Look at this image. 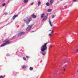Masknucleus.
<instances>
[{
  "label": "nucleus",
  "instance_id": "f257e3e1",
  "mask_svg": "<svg viewBox=\"0 0 78 78\" xmlns=\"http://www.w3.org/2000/svg\"><path fill=\"white\" fill-rule=\"evenodd\" d=\"M47 44H48V43H44V45L42 46L41 48V53L43 56H45V54H46L45 51L47 49Z\"/></svg>",
  "mask_w": 78,
  "mask_h": 78
},
{
  "label": "nucleus",
  "instance_id": "f03ea898",
  "mask_svg": "<svg viewBox=\"0 0 78 78\" xmlns=\"http://www.w3.org/2000/svg\"><path fill=\"white\" fill-rule=\"evenodd\" d=\"M24 22H26V23L27 24V25H28V24H29V23H30V22L31 21V20L29 19L27 17L25 19V20H24Z\"/></svg>",
  "mask_w": 78,
  "mask_h": 78
},
{
  "label": "nucleus",
  "instance_id": "7ed1b4c3",
  "mask_svg": "<svg viewBox=\"0 0 78 78\" xmlns=\"http://www.w3.org/2000/svg\"><path fill=\"white\" fill-rule=\"evenodd\" d=\"M9 41H6L5 43L2 44L1 45V47H4V46H5V45H6L7 44H9Z\"/></svg>",
  "mask_w": 78,
  "mask_h": 78
},
{
  "label": "nucleus",
  "instance_id": "20e7f679",
  "mask_svg": "<svg viewBox=\"0 0 78 78\" xmlns=\"http://www.w3.org/2000/svg\"><path fill=\"white\" fill-rule=\"evenodd\" d=\"M31 28H32V26H28V27L27 29V31H28L29 30H30L31 29Z\"/></svg>",
  "mask_w": 78,
  "mask_h": 78
},
{
  "label": "nucleus",
  "instance_id": "39448f33",
  "mask_svg": "<svg viewBox=\"0 0 78 78\" xmlns=\"http://www.w3.org/2000/svg\"><path fill=\"white\" fill-rule=\"evenodd\" d=\"M49 23L50 27H53V24H52V23H51V21L50 19H49Z\"/></svg>",
  "mask_w": 78,
  "mask_h": 78
},
{
  "label": "nucleus",
  "instance_id": "423d86ee",
  "mask_svg": "<svg viewBox=\"0 0 78 78\" xmlns=\"http://www.w3.org/2000/svg\"><path fill=\"white\" fill-rule=\"evenodd\" d=\"M24 34V32H19L18 34V36H21L22 34Z\"/></svg>",
  "mask_w": 78,
  "mask_h": 78
},
{
  "label": "nucleus",
  "instance_id": "0eeeda50",
  "mask_svg": "<svg viewBox=\"0 0 78 78\" xmlns=\"http://www.w3.org/2000/svg\"><path fill=\"white\" fill-rule=\"evenodd\" d=\"M54 0H50V5H52V4L53 3Z\"/></svg>",
  "mask_w": 78,
  "mask_h": 78
},
{
  "label": "nucleus",
  "instance_id": "6e6552de",
  "mask_svg": "<svg viewBox=\"0 0 78 78\" xmlns=\"http://www.w3.org/2000/svg\"><path fill=\"white\" fill-rule=\"evenodd\" d=\"M53 33V30H52L51 32V33L48 34L49 36H51V34Z\"/></svg>",
  "mask_w": 78,
  "mask_h": 78
},
{
  "label": "nucleus",
  "instance_id": "1a4fd4ad",
  "mask_svg": "<svg viewBox=\"0 0 78 78\" xmlns=\"http://www.w3.org/2000/svg\"><path fill=\"white\" fill-rule=\"evenodd\" d=\"M17 16H18V15H14L12 17V19H13V20H14L16 17H17Z\"/></svg>",
  "mask_w": 78,
  "mask_h": 78
},
{
  "label": "nucleus",
  "instance_id": "9d476101",
  "mask_svg": "<svg viewBox=\"0 0 78 78\" xmlns=\"http://www.w3.org/2000/svg\"><path fill=\"white\" fill-rule=\"evenodd\" d=\"M47 17L46 16H45L44 17V18L43 19V20H44V21H45V20H47Z\"/></svg>",
  "mask_w": 78,
  "mask_h": 78
},
{
  "label": "nucleus",
  "instance_id": "9b49d317",
  "mask_svg": "<svg viewBox=\"0 0 78 78\" xmlns=\"http://www.w3.org/2000/svg\"><path fill=\"white\" fill-rule=\"evenodd\" d=\"M32 17L34 19H36V15L33 14L32 15Z\"/></svg>",
  "mask_w": 78,
  "mask_h": 78
},
{
  "label": "nucleus",
  "instance_id": "f8f14e48",
  "mask_svg": "<svg viewBox=\"0 0 78 78\" xmlns=\"http://www.w3.org/2000/svg\"><path fill=\"white\" fill-rule=\"evenodd\" d=\"M24 3H27L28 2V0H24Z\"/></svg>",
  "mask_w": 78,
  "mask_h": 78
},
{
  "label": "nucleus",
  "instance_id": "ddd939ff",
  "mask_svg": "<svg viewBox=\"0 0 78 78\" xmlns=\"http://www.w3.org/2000/svg\"><path fill=\"white\" fill-rule=\"evenodd\" d=\"M44 13H43L41 15V18H43L44 17Z\"/></svg>",
  "mask_w": 78,
  "mask_h": 78
},
{
  "label": "nucleus",
  "instance_id": "4468645a",
  "mask_svg": "<svg viewBox=\"0 0 78 78\" xmlns=\"http://www.w3.org/2000/svg\"><path fill=\"white\" fill-rule=\"evenodd\" d=\"M46 5L48 6H50V4L48 3H46Z\"/></svg>",
  "mask_w": 78,
  "mask_h": 78
},
{
  "label": "nucleus",
  "instance_id": "2eb2a0df",
  "mask_svg": "<svg viewBox=\"0 0 78 78\" xmlns=\"http://www.w3.org/2000/svg\"><path fill=\"white\" fill-rule=\"evenodd\" d=\"M51 9H48V12H51Z\"/></svg>",
  "mask_w": 78,
  "mask_h": 78
},
{
  "label": "nucleus",
  "instance_id": "dca6fc26",
  "mask_svg": "<svg viewBox=\"0 0 78 78\" xmlns=\"http://www.w3.org/2000/svg\"><path fill=\"white\" fill-rule=\"evenodd\" d=\"M41 5V2H39L37 4V5L38 6H39V5Z\"/></svg>",
  "mask_w": 78,
  "mask_h": 78
},
{
  "label": "nucleus",
  "instance_id": "f3484780",
  "mask_svg": "<svg viewBox=\"0 0 78 78\" xmlns=\"http://www.w3.org/2000/svg\"><path fill=\"white\" fill-rule=\"evenodd\" d=\"M33 68H32V67H30V70H33Z\"/></svg>",
  "mask_w": 78,
  "mask_h": 78
},
{
  "label": "nucleus",
  "instance_id": "a211bd4d",
  "mask_svg": "<svg viewBox=\"0 0 78 78\" xmlns=\"http://www.w3.org/2000/svg\"><path fill=\"white\" fill-rule=\"evenodd\" d=\"M5 3L3 4H2V6H5Z\"/></svg>",
  "mask_w": 78,
  "mask_h": 78
},
{
  "label": "nucleus",
  "instance_id": "6ab92c4d",
  "mask_svg": "<svg viewBox=\"0 0 78 78\" xmlns=\"http://www.w3.org/2000/svg\"><path fill=\"white\" fill-rule=\"evenodd\" d=\"M23 60H26V58H25V57H23Z\"/></svg>",
  "mask_w": 78,
  "mask_h": 78
},
{
  "label": "nucleus",
  "instance_id": "aec40b11",
  "mask_svg": "<svg viewBox=\"0 0 78 78\" xmlns=\"http://www.w3.org/2000/svg\"><path fill=\"white\" fill-rule=\"evenodd\" d=\"M63 70L64 71V72H65L66 71V68H64L63 69Z\"/></svg>",
  "mask_w": 78,
  "mask_h": 78
},
{
  "label": "nucleus",
  "instance_id": "412c9836",
  "mask_svg": "<svg viewBox=\"0 0 78 78\" xmlns=\"http://www.w3.org/2000/svg\"><path fill=\"white\" fill-rule=\"evenodd\" d=\"M0 78H3V76H0Z\"/></svg>",
  "mask_w": 78,
  "mask_h": 78
},
{
  "label": "nucleus",
  "instance_id": "4be33fe9",
  "mask_svg": "<svg viewBox=\"0 0 78 78\" xmlns=\"http://www.w3.org/2000/svg\"><path fill=\"white\" fill-rule=\"evenodd\" d=\"M23 69H24V68H25V67H25V66H23L22 67Z\"/></svg>",
  "mask_w": 78,
  "mask_h": 78
},
{
  "label": "nucleus",
  "instance_id": "5701e85b",
  "mask_svg": "<svg viewBox=\"0 0 78 78\" xmlns=\"http://www.w3.org/2000/svg\"><path fill=\"white\" fill-rule=\"evenodd\" d=\"M73 2H75L76 1H77V0H73Z\"/></svg>",
  "mask_w": 78,
  "mask_h": 78
},
{
  "label": "nucleus",
  "instance_id": "b1692460",
  "mask_svg": "<svg viewBox=\"0 0 78 78\" xmlns=\"http://www.w3.org/2000/svg\"><path fill=\"white\" fill-rule=\"evenodd\" d=\"M26 57H27V58H29V56H27Z\"/></svg>",
  "mask_w": 78,
  "mask_h": 78
},
{
  "label": "nucleus",
  "instance_id": "393cba45",
  "mask_svg": "<svg viewBox=\"0 0 78 78\" xmlns=\"http://www.w3.org/2000/svg\"><path fill=\"white\" fill-rule=\"evenodd\" d=\"M54 16H52V19H53V18H54Z\"/></svg>",
  "mask_w": 78,
  "mask_h": 78
},
{
  "label": "nucleus",
  "instance_id": "a878e982",
  "mask_svg": "<svg viewBox=\"0 0 78 78\" xmlns=\"http://www.w3.org/2000/svg\"><path fill=\"white\" fill-rule=\"evenodd\" d=\"M76 51H78V49H76Z\"/></svg>",
  "mask_w": 78,
  "mask_h": 78
},
{
  "label": "nucleus",
  "instance_id": "bb28decb",
  "mask_svg": "<svg viewBox=\"0 0 78 78\" xmlns=\"http://www.w3.org/2000/svg\"><path fill=\"white\" fill-rule=\"evenodd\" d=\"M6 55H7V56H9V55L8 54H7Z\"/></svg>",
  "mask_w": 78,
  "mask_h": 78
},
{
  "label": "nucleus",
  "instance_id": "cd10ccee",
  "mask_svg": "<svg viewBox=\"0 0 78 78\" xmlns=\"http://www.w3.org/2000/svg\"><path fill=\"white\" fill-rule=\"evenodd\" d=\"M33 5V3H32L31 4V5Z\"/></svg>",
  "mask_w": 78,
  "mask_h": 78
},
{
  "label": "nucleus",
  "instance_id": "c85d7f7f",
  "mask_svg": "<svg viewBox=\"0 0 78 78\" xmlns=\"http://www.w3.org/2000/svg\"><path fill=\"white\" fill-rule=\"evenodd\" d=\"M51 31V30H49V31Z\"/></svg>",
  "mask_w": 78,
  "mask_h": 78
},
{
  "label": "nucleus",
  "instance_id": "c756f323",
  "mask_svg": "<svg viewBox=\"0 0 78 78\" xmlns=\"http://www.w3.org/2000/svg\"><path fill=\"white\" fill-rule=\"evenodd\" d=\"M34 32V31H32L31 32V33H33V32Z\"/></svg>",
  "mask_w": 78,
  "mask_h": 78
},
{
  "label": "nucleus",
  "instance_id": "7c9ffc66",
  "mask_svg": "<svg viewBox=\"0 0 78 78\" xmlns=\"http://www.w3.org/2000/svg\"><path fill=\"white\" fill-rule=\"evenodd\" d=\"M5 15H6V14L5 13Z\"/></svg>",
  "mask_w": 78,
  "mask_h": 78
},
{
  "label": "nucleus",
  "instance_id": "2f4dec72",
  "mask_svg": "<svg viewBox=\"0 0 78 78\" xmlns=\"http://www.w3.org/2000/svg\"><path fill=\"white\" fill-rule=\"evenodd\" d=\"M49 49H50V48H49Z\"/></svg>",
  "mask_w": 78,
  "mask_h": 78
},
{
  "label": "nucleus",
  "instance_id": "473e14b6",
  "mask_svg": "<svg viewBox=\"0 0 78 78\" xmlns=\"http://www.w3.org/2000/svg\"><path fill=\"white\" fill-rule=\"evenodd\" d=\"M77 72H78V71H77Z\"/></svg>",
  "mask_w": 78,
  "mask_h": 78
},
{
  "label": "nucleus",
  "instance_id": "72a5a7b5",
  "mask_svg": "<svg viewBox=\"0 0 78 78\" xmlns=\"http://www.w3.org/2000/svg\"><path fill=\"white\" fill-rule=\"evenodd\" d=\"M1 0H0V1H1Z\"/></svg>",
  "mask_w": 78,
  "mask_h": 78
}]
</instances>
